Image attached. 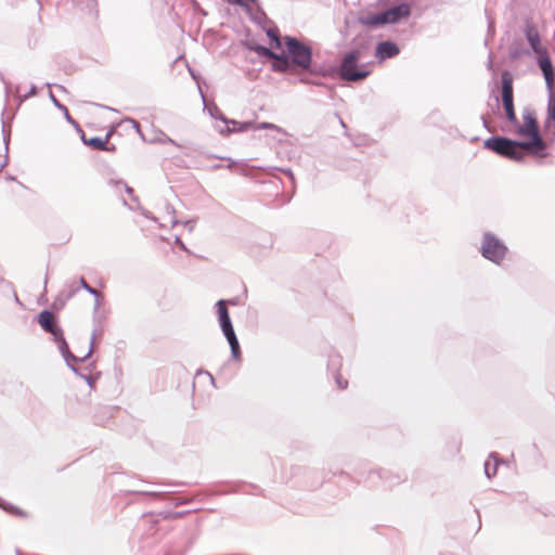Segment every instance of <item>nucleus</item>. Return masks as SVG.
Masks as SVG:
<instances>
[{
    "mask_svg": "<svg viewBox=\"0 0 555 555\" xmlns=\"http://www.w3.org/2000/svg\"><path fill=\"white\" fill-rule=\"evenodd\" d=\"M283 42L286 48L284 52V61H280V64H271V69L275 73H295V69L300 72H308L317 75L322 74L321 70L312 67V48L301 41L300 39L293 36H284Z\"/></svg>",
    "mask_w": 555,
    "mask_h": 555,
    "instance_id": "f257e3e1",
    "label": "nucleus"
},
{
    "mask_svg": "<svg viewBox=\"0 0 555 555\" xmlns=\"http://www.w3.org/2000/svg\"><path fill=\"white\" fill-rule=\"evenodd\" d=\"M362 57L363 52L361 49H352L347 52L338 66V76L343 80L350 82L364 80L370 75V70L366 69L364 64L359 65Z\"/></svg>",
    "mask_w": 555,
    "mask_h": 555,
    "instance_id": "f03ea898",
    "label": "nucleus"
},
{
    "mask_svg": "<svg viewBox=\"0 0 555 555\" xmlns=\"http://www.w3.org/2000/svg\"><path fill=\"white\" fill-rule=\"evenodd\" d=\"M410 14V4L402 2L382 12L360 16L359 23L369 27H377L382 25L399 23L401 20L409 17Z\"/></svg>",
    "mask_w": 555,
    "mask_h": 555,
    "instance_id": "7ed1b4c3",
    "label": "nucleus"
},
{
    "mask_svg": "<svg viewBox=\"0 0 555 555\" xmlns=\"http://www.w3.org/2000/svg\"><path fill=\"white\" fill-rule=\"evenodd\" d=\"M521 144L522 141H516L501 135L490 137L483 142V146L486 149L517 163H521L525 159V153Z\"/></svg>",
    "mask_w": 555,
    "mask_h": 555,
    "instance_id": "20e7f679",
    "label": "nucleus"
},
{
    "mask_svg": "<svg viewBox=\"0 0 555 555\" xmlns=\"http://www.w3.org/2000/svg\"><path fill=\"white\" fill-rule=\"evenodd\" d=\"M216 309H217V313H218L219 325H220L221 331H222L224 337L227 338L230 349H231V357L235 361H241L242 360L241 347H240V343H238L237 336L235 334V331H234V327H233V324H232V321H231V318L229 314V310L227 307V300H224V299L218 300L216 302Z\"/></svg>",
    "mask_w": 555,
    "mask_h": 555,
    "instance_id": "39448f33",
    "label": "nucleus"
},
{
    "mask_svg": "<svg viewBox=\"0 0 555 555\" xmlns=\"http://www.w3.org/2000/svg\"><path fill=\"white\" fill-rule=\"evenodd\" d=\"M480 251L483 258L500 264L506 256L507 247L494 234L486 232L482 237Z\"/></svg>",
    "mask_w": 555,
    "mask_h": 555,
    "instance_id": "423d86ee",
    "label": "nucleus"
},
{
    "mask_svg": "<svg viewBox=\"0 0 555 555\" xmlns=\"http://www.w3.org/2000/svg\"><path fill=\"white\" fill-rule=\"evenodd\" d=\"M37 321L41 328L52 335L53 341L55 344L61 343L62 347H66V339L64 336V332L62 327L56 323V320L53 313L49 310H42L38 317Z\"/></svg>",
    "mask_w": 555,
    "mask_h": 555,
    "instance_id": "0eeeda50",
    "label": "nucleus"
},
{
    "mask_svg": "<svg viewBox=\"0 0 555 555\" xmlns=\"http://www.w3.org/2000/svg\"><path fill=\"white\" fill-rule=\"evenodd\" d=\"M99 334V331L96 328L93 330L91 338H90V348L86 356L82 358H78L75 354H73L69 350L68 344L66 343V347L63 348L61 343H57V349L61 352L62 357L64 358V361L66 362L67 366L75 373L78 374V369L74 365V363L78 362H85L93 352L94 350V344L96 335Z\"/></svg>",
    "mask_w": 555,
    "mask_h": 555,
    "instance_id": "6e6552de",
    "label": "nucleus"
},
{
    "mask_svg": "<svg viewBox=\"0 0 555 555\" xmlns=\"http://www.w3.org/2000/svg\"><path fill=\"white\" fill-rule=\"evenodd\" d=\"M529 138L528 141H522L524 153L527 152L529 154L545 157L547 153L545 152L547 145L543 138L541 137L540 131L533 132L527 135Z\"/></svg>",
    "mask_w": 555,
    "mask_h": 555,
    "instance_id": "1a4fd4ad",
    "label": "nucleus"
},
{
    "mask_svg": "<svg viewBox=\"0 0 555 555\" xmlns=\"http://www.w3.org/2000/svg\"><path fill=\"white\" fill-rule=\"evenodd\" d=\"M524 125H514L517 127L516 133L522 137H526L530 133L540 131L539 122L537 120L535 112L532 108H525L524 114Z\"/></svg>",
    "mask_w": 555,
    "mask_h": 555,
    "instance_id": "9d476101",
    "label": "nucleus"
},
{
    "mask_svg": "<svg viewBox=\"0 0 555 555\" xmlns=\"http://www.w3.org/2000/svg\"><path fill=\"white\" fill-rule=\"evenodd\" d=\"M399 53H400L399 47L397 46V43H395L392 41H389V40L380 41L376 46L375 55L380 61L395 57Z\"/></svg>",
    "mask_w": 555,
    "mask_h": 555,
    "instance_id": "9b49d317",
    "label": "nucleus"
},
{
    "mask_svg": "<svg viewBox=\"0 0 555 555\" xmlns=\"http://www.w3.org/2000/svg\"><path fill=\"white\" fill-rule=\"evenodd\" d=\"M80 133V137H81V140L82 142L92 147L93 150H96V151H114L115 150V146L112 145L111 147L107 145V141H108V138H109V133H107L104 138H100V137H93V138H90V139H87L85 137V132H79Z\"/></svg>",
    "mask_w": 555,
    "mask_h": 555,
    "instance_id": "f8f14e48",
    "label": "nucleus"
},
{
    "mask_svg": "<svg viewBox=\"0 0 555 555\" xmlns=\"http://www.w3.org/2000/svg\"><path fill=\"white\" fill-rule=\"evenodd\" d=\"M249 49L251 51L256 52L259 56L272 60V64H280V61L285 62L284 52L276 53V52L272 51L270 48L261 46V44L250 46Z\"/></svg>",
    "mask_w": 555,
    "mask_h": 555,
    "instance_id": "ddd939ff",
    "label": "nucleus"
},
{
    "mask_svg": "<svg viewBox=\"0 0 555 555\" xmlns=\"http://www.w3.org/2000/svg\"><path fill=\"white\" fill-rule=\"evenodd\" d=\"M253 128H254L253 121L241 122V121H237L234 119H229V125H225L224 128H220L219 133L224 135V134H230L232 132H244V131H247Z\"/></svg>",
    "mask_w": 555,
    "mask_h": 555,
    "instance_id": "4468645a",
    "label": "nucleus"
},
{
    "mask_svg": "<svg viewBox=\"0 0 555 555\" xmlns=\"http://www.w3.org/2000/svg\"><path fill=\"white\" fill-rule=\"evenodd\" d=\"M377 475L380 479L384 480L385 485L392 487L399 485L400 482L406 480V475L404 473H392L389 469H379L377 470Z\"/></svg>",
    "mask_w": 555,
    "mask_h": 555,
    "instance_id": "2eb2a0df",
    "label": "nucleus"
},
{
    "mask_svg": "<svg viewBox=\"0 0 555 555\" xmlns=\"http://www.w3.org/2000/svg\"><path fill=\"white\" fill-rule=\"evenodd\" d=\"M501 81H502V101L505 100H513V79L508 72H503L501 75Z\"/></svg>",
    "mask_w": 555,
    "mask_h": 555,
    "instance_id": "dca6fc26",
    "label": "nucleus"
},
{
    "mask_svg": "<svg viewBox=\"0 0 555 555\" xmlns=\"http://www.w3.org/2000/svg\"><path fill=\"white\" fill-rule=\"evenodd\" d=\"M199 92L204 102V107L207 109L208 114L214 119L221 120L224 125H229V118L220 111V108L215 103L207 105L205 95L201 89Z\"/></svg>",
    "mask_w": 555,
    "mask_h": 555,
    "instance_id": "f3484780",
    "label": "nucleus"
},
{
    "mask_svg": "<svg viewBox=\"0 0 555 555\" xmlns=\"http://www.w3.org/2000/svg\"><path fill=\"white\" fill-rule=\"evenodd\" d=\"M49 98L54 104V106H56L61 112H63L65 119L70 125H73L78 132H82L80 125L69 115L68 108L55 98L52 91H49Z\"/></svg>",
    "mask_w": 555,
    "mask_h": 555,
    "instance_id": "a211bd4d",
    "label": "nucleus"
},
{
    "mask_svg": "<svg viewBox=\"0 0 555 555\" xmlns=\"http://www.w3.org/2000/svg\"><path fill=\"white\" fill-rule=\"evenodd\" d=\"M525 33H526V38H527L531 49L533 50V52L541 53L543 50L541 48L540 36H539L538 31L535 30V28L532 26H528L526 28Z\"/></svg>",
    "mask_w": 555,
    "mask_h": 555,
    "instance_id": "6ab92c4d",
    "label": "nucleus"
},
{
    "mask_svg": "<svg viewBox=\"0 0 555 555\" xmlns=\"http://www.w3.org/2000/svg\"><path fill=\"white\" fill-rule=\"evenodd\" d=\"M538 54H539V56H538L537 63H538L539 68L541 69L542 74L545 75V74L555 72L552 61H551L550 56L547 55L546 51H542L541 53H538Z\"/></svg>",
    "mask_w": 555,
    "mask_h": 555,
    "instance_id": "aec40b11",
    "label": "nucleus"
},
{
    "mask_svg": "<svg viewBox=\"0 0 555 555\" xmlns=\"http://www.w3.org/2000/svg\"><path fill=\"white\" fill-rule=\"evenodd\" d=\"M503 108L505 111V115L507 120L512 125H518V119L516 117L515 107H514V99L513 100H505L502 101Z\"/></svg>",
    "mask_w": 555,
    "mask_h": 555,
    "instance_id": "412c9836",
    "label": "nucleus"
},
{
    "mask_svg": "<svg viewBox=\"0 0 555 555\" xmlns=\"http://www.w3.org/2000/svg\"><path fill=\"white\" fill-rule=\"evenodd\" d=\"M78 291L79 286L77 285L76 281H67L64 283L62 289L59 293H61L65 299L69 300L77 294Z\"/></svg>",
    "mask_w": 555,
    "mask_h": 555,
    "instance_id": "4be33fe9",
    "label": "nucleus"
},
{
    "mask_svg": "<svg viewBox=\"0 0 555 555\" xmlns=\"http://www.w3.org/2000/svg\"><path fill=\"white\" fill-rule=\"evenodd\" d=\"M266 33H267V36L269 37V39L271 40V44L275 49H281L282 40L280 38L279 30L276 28H269Z\"/></svg>",
    "mask_w": 555,
    "mask_h": 555,
    "instance_id": "5701e85b",
    "label": "nucleus"
},
{
    "mask_svg": "<svg viewBox=\"0 0 555 555\" xmlns=\"http://www.w3.org/2000/svg\"><path fill=\"white\" fill-rule=\"evenodd\" d=\"M551 121H555V99L547 98V111H546V119L545 127H550Z\"/></svg>",
    "mask_w": 555,
    "mask_h": 555,
    "instance_id": "b1692460",
    "label": "nucleus"
},
{
    "mask_svg": "<svg viewBox=\"0 0 555 555\" xmlns=\"http://www.w3.org/2000/svg\"><path fill=\"white\" fill-rule=\"evenodd\" d=\"M489 457H491L495 461V464L492 469L490 468L489 462L485 463V474L488 478H491L492 476H494L496 474V465H498L499 455H498V453L492 452V453H490Z\"/></svg>",
    "mask_w": 555,
    "mask_h": 555,
    "instance_id": "393cba45",
    "label": "nucleus"
},
{
    "mask_svg": "<svg viewBox=\"0 0 555 555\" xmlns=\"http://www.w3.org/2000/svg\"><path fill=\"white\" fill-rule=\"evenodd\" d=\"M85 291L95 298L93 310H94V313H96L101 307V297H102L101 293L90 285Z\"/></svg>",
    "mask_w": 555,
    "mask_h": 555,
    "instance_id": "a878e982",
    "label": "nucleus"
},
{
    "mask_svg": "<svg viewBox=\"0 0 555 555\" xmlns=\"http://www.w3.org/2000/svg\"><path fill=\"white\" fill-rule=\"evenodd\" d=\"M67 301L68 300L65 299L61 293H59L52 302V309L55 311H60L66 306Z\"/></svg>",
    "mask_w": 555,
    "mask_h": 555,
    "instance_id": "bb28decb",
    "label": "nucleus"
},
{
    "mask_svg": "<svg viewBox=\"0 0 555 555\" xmlns=\"http://www.w3.org/2000/svg\"><path fill=\"white\" fill-rule=\"evenodd\" d=\"M255 130H259V129H271V130H275V131H281V128L274 124H271V122H260V124H255L254 122V128Z\"/></svg>",
    "mask_w": 555,
    "mask_h": 555,
    "instance_id": "cd10ccee",
    "label": "nucleus"
},
{
    "mask_svg": "<svg viewBox=\"0 0 555 555\" xmlns=\"http://www.w3.org/2000/svg\"><path fill=\"white\" fill-rule=\"evenodd\" d=\"M546 90L550 91L551 89L555 88V72L543 75Z\"/></svg>",
    "mask_w": 555,
    "mask_h": 555,
    "instance_id": "c85d7f7f",
    "label": "nucleus"
},
{
    "mask_svg": "<svg viewBox=\"0 0 555 555\" xmlns=\"http://www.w3.org/2000/svg\"><path fill=\"white\" fill-rule=\"evenodd\" d=\"M0 507H2L5 511H10L16 515H24L22 509H20L18 507H15L13 505L5 504L4 501H2L1 499H0Z\"/></svg>",
    "mask_w": 555,
    "mask_h": 555,
    "instance_id": "c756f323",
    "label": "nucleus"
},
{
    "mask_svg": "<svg viewBox=\"0 0 555 555\" xmlns=\"http://www.w3.org/2000/svg\"><path fill=\"white\" fill-rule=\"evenodd\" d=\"M115 184H116L117 186H121V188H124V189H125V191H126L129 195H131V196H132V201H133V202H135V203H139L138 197L133 195V189H132V188H130L129 185H127L125 182H121V181H117V182H115Z\"/></svg>",
    "mask_w": 555,
    "mask_h": 555,
    "instance_id": "7c9ffc66",
    "label": "nucleus"
},
{
    "mask_svg": "<svg viewBox=\"0 0 555 555\" xmlns=\"http://www.w3.org/2000/svg\"><path fill=\"white\" fill-rule=\"evenodd\" d=\"M37 93H38L37 87L35 85H31L29 91L27 93H25L24 95L20 96V102L22 103V102L26 101L28 98L36 95Z\"/></svg>",
    "mask_w": 555,
    "mask_h": 555,
    "instance_id": "2f4dec72",
    "label": "nucleus"
},
{
    "mask_svg": "<svg viewBox=\"0 0 555 555\" xmlns=\"http://www.w3.org/2000/svg\"><path fill=\"white\" fill-rule=\"evenodd\" d=\"M335 380L337 383V386L340 388V389H346L347 386H348V382L347 380H343L340 374L337 372L336 375H335Z\"/></svg>",
    "mask_w": 555,
    "mask_h": 555,
    "instance_id": "473e14b6",
    "label": "nucleus"
},
{
    "mask_svg": "<svg viewBox=\"0 0 555 555\" xmlns=\"http://www.w3.org/2000/svg\"><path fill=\"white\" fill-rule=\"evenodd\" d=\"M257 0H229V2L238 4V5H247L248 3H256Z\"/></svg>",
    "mask_w": 555,
    "mask_h": 555,
    "instance_id": "72a5a7b5",
    "label": "nucleus"
},
{
    "mask_svg": "<svg viewBox=\"0 0 555 555\" xmlns=\"http://www.w3.org/2000/svg\"><path fill=\"white\" fill-rule=\"evenodd\" d=\"M182 224L188 229L189 232H192L195 228V221L194 220H186L183 221Z\"/></svg>",
    "mask_w": 555,
    "mask_h": 555,
    "instance_id": "f704fd0d",
    "label": "nucleus"
},
{
    "mask_svg": "<svg viewBox=\"0 0 555 555\" xmlns=\"http://www.w3.org/2000/svg\"><path fill=\"white\" fill-rule=\"evenodd\" d=\"M330 365H332V366L340 365V357L338 354L332 356L330 358Z\"/></svg>",
    "mask_w": 555,
    "mask_h": 555,
    "instance_id": "c9c22d12",
    "label": "nucleus"
},
{
    "mask_svg": "<svg viewBox=\"0 0 555 555\" xmlns=\"http://www.w3.org/2000/svg\"><path fill=\"white\" fill-rule=\"evenodd\" d=\"M175 243L184 251L189 253V249L186 248L185 244L182 242L180 236H176Z\"/></svg>",
    "mask_w": 555,
    "mask_h": 555,
    "instance_id": "e433bc0d",
    "label": "nucleus"
},
{
    "mask_svg": "<svg viewBox=\"0 0 555 555\" xmlns=\"http://www.w3.org/2000/svg\"><path fill=\"white\" fill-rule=\"evenodd\" d=\"M77 285L79 286V289L82 288V289H86L89 284L87 283V281L85 280V278H80L78 282H76Z\"/></svg>",
    "mask_w": 555,
    "mask_h": 555,
    "instance_id": "4c0bfd02",
    "label": "nucleus"
},
{
    "mask_svg": "<svg viewBox=\"0 0 555 555\" xmlns=\"http://www.w3.org/2000/svg\"><path fill=\"white\" fill-rule=\"evenodd\" d=\"M77 375L80 376L81 378H83L88 383L89 386L92 385V377L90 375H85V374L80 373L79 371H78Z\"/></svg>",
    "mask_w": 555,
    "mask_h": 555,
    "instance_id": "58836bf2",
    "label": "nucleus"
},
{
    "mask_svg": "<svg viewBox=\"0 0 555 555\" xmlns=\"http://www.w3.org/2000/svg\"><path fill=\"white\" fill-rule=\"evenodd\" d=\"M299 82H301V83H313V85H317V86H321L322 85L321 82H314V81H311L310 79L305 78V77H300L299 78Z\"/></svg>",
    "mask_w": 555,
    "mask_h": 555,
    "instance_id": "ea45409f",
    "label": "nucleus"
},
{
    "mask_svg": "<svg viewBox=\"0 0 555 555\" xmlns=\"http://www.w3.org/2000/svg\"><path fill=\"white\" fill-rule=\"evenodd\" d=\"M8 164V156L5 155L2 160H0V171L7 166Z\"/></svg>",
    "mask_w": 555,
    "mask_h": 555,
    "instance_id": "a19ab883",
    "label": "nucleus"
},
{
    "mask_svg": "<svg viewBox=\"0 0 555 555\" xmlns=\"http://www.w3.org/2000/svg\"><path fill=\"white\" fill-rule=\"evenodd\" d=\"M282 171L289 177V179L293 181L294 180V175L292 172L291 169H282Z\"/></svg>",
    "mask_w": 555,
    "mask_h": 555,
    "instance_id": "79ce46f5",
    "label": "nucleus"
},
{
    "mask_svg": "<svg viewBox=\"0 0 555 555\" xmlns=\"http://www.w3.org/2000/svg\"><path fill=\"white\" fill-rule=\"evenodd\" d=\"M547 98L548 99H555V87L547 91Z\"/></svg>",
    "mask_w": 555,
    "mask_h": 555,
    "instance_id": "37998d69",
    "label": "nucleus"
},
{
    "mask_svg": "<svg viewBox=\"0 0 555 555\" xmlns=\"http://www.w3.org/2000/svg\"><path fill=\"white\" fill-rule=\"evenodd\" d=\"M163 142L170 143V144H173V145H177V146H178V144L176 143V141H175V140H172L171 138H169V137H166V138L164 139V141H163Z\"/></svg>",
    "mask_w": 555,
    "mask_h": 555,
    "instance_id": "c03bdc74",
    "label": "nucleus"
},
{
    "mask_svg": "<svg viewBox=\"0 0 555 555\" xmlns=\"http://www.w3.org/2000/svg\"><path fill=\"white\" fill-rule=\"evenodd\" d=\"M487 67L489 69H492L493 68V61H492V56L491 54L489 55V60H488V63H487Z\"/></svg>",
    "mask_w": 555,
    "mask_h": 555,
    "instance_id": "a18cd8bd",
    "label": "nucleus"
},
{
    "mask_svg": "<svg viewBox=\"0 0 555 555\" xmlns=\"http://www.w3.org/2000/svg\"><path fill=\"white\" fill-rule=\"evenodd\" d=\"M129 120L132 122L133 129H137L139 131L140 124L137 120H134V119H129Z\"/></svg>",
    "mask_w": 555,
    "mask_h": 555,
    "instance_id": "49530a36",
    "label": "nucleus"
},
{
    "mask_svg": "<svg viewBox=\"0 0 555 555\" xmlns=\"http://www.w3.org/2000/svg\"><path fill=\"white\" fill-rule=\"evenodd\" d=\"M142 214H143V216H144L145 218H147V219H152V220H155V218H154V217H152V216H151V214H150L149 211H143Z\"/></svg>",
    "mask_w": 555,
    "mask_h": 555,
    "instance_id": "de8ad7c7",
    "label": "nucleus"
},
{
    "mask_svg": "<svg viewBox=\"0 0 555 555\" xmlns=\"http://www.w3.org/2000/svg\"><path fill=\"white\" fill-rule=\"evenodd\" d=\"M492 31H493V24H492L491 21H489V23H488V33L490 34Z\"/></svg>",
    "mask_w": 555,
    "mask_h": 555,
    "instance_id": "09e8293b",
    "label": "nucleus"
},
{
    "mask_svg": "<svg viewBox=\"0 0 555 555\" xmlns=\"http://www.w3.org/2000/svg\"><path fill=\"white\" fill-rule=\"evenodd\" d=\"M144 494H147V495H152V496H157L158 495V492H143Z\"/></svg>",
    "mask_w": 555,
    "mask_h": 555,
    "instance_id": "8fccbe9b",
    "label": "nucleus"
},
{
    "mask_svg": "<svg viewBox=\"0 0 555 555\" xmlns=\"http://www.w3.org/2000/svg\"><path fill=\"white\" fill-rule=\"evenodd\" d=\"M228 304L236 305V304H237V301H236V299H230V300H227V305H228Z\"/></svg>",
    "mask_w": 555,
    "mask_h": 555,
    "instance_id": "3c124183",
    "label": "nucleus"
},
{
    "mask_svg": "<svg viewBox=\"0 0 555 555\" xmlns=\"http://www.w3.org/2000/svg\"><path fill=\"white\" fill-rule=\"evenodd\" d=\"M178 223H179V221H178V220L172 219V221H171L172 227L177 225Z\"/></svg>",
    "mask_w": 555,
    "mask_h": 555,
    "instance_id": "603ef678",
    "label": "nucleus"
},
{
    "mask_svg": "<svg viewBox=\"0 0 555 555\" xmlns=\"http://www.w3.org/2000/svg\"><path fill=\"white\" fill-rule=\"evenodd\" d=\"M483 125L485 127L488 129V126H487V120L483 118Z\"/></svg>",
    "mask_w": 555,
    "mask_h": 555,
    "instance_id": "864d4df0",
    "label": "nucleus"
},
{
    "mask_svg": "<svg viewBox=\"0 0 555 555\" xmlns=\"http://www.w3.org/2000/svg\"><path fill=\"white\" fill-rule=\"evenodd\" d=\"M340 126L346 127V125L343 120H340Z\"/></svg>",
    "mask_w": 555,
    "mask_h": 555,
    "instance_id": "5fc2aeb1",
    "label": "nucleus"
},
{
    "mask_svg": "<svg viewBox=\"0 0 555 555\" xmlns=\"http://www.w3.org/2000/svg\"><path fill=\"white\" fill-rule=\"evenodd\" d=\"M214 168H215V169H218V168H220V165H219V164H218V165H215V166H214Z\"/></svg>",
    "mask_w": 555,
    "mask_h": 555,
    "instance_id": "6e6d98bb",
    "label": "nucleus"
},
{
    "mask_svg": "<svg viewBox=\"0 0 555 555\" xmlns=\"http://www.w3.org/2000/svg\"><path fill=\"white\" fill-rule=\"evenodd\" d=\"M234 165V162H232L231 164H229V168H231L232 166Z\"/></svg>",
    "mask_w": 555,
    "mask_h": 555,
    "instance_id": "4d7b16f0",
    "label": "nucleus"
},
{
    "mask_svg": "<svg viewBox=\"0 0 555 555\" xmlns=\"http://www.w3.org/2000/svg\"><path fill=\"white\" fill-rule=\"evenodd\" d=\"M16 555H22V553L20 552V550L16 551Z\"/></svg>",
    "mask_w": 555,
    "mask_h": 555,
    "instance_id": "13d9d810",
    "label": "nucleus"
}]
</instances>
